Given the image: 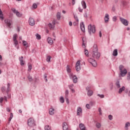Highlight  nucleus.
Segmentation results:
<instances>
[{"label":"nucleus","instance_id":"1","mask_svg":"<svg viewBox=\"0 0 130 130\" xmlns=\"http://www.w3.org/2000/svg\"><path fill=\"white\" fill-rule=\"evenodd\" d=\"M92 57L95 59H99V57H100V53L98 52V49L97 48L96 45L93 46Z\"/></svg>","mask_w":130,"mask_h":130},{"label":"nucleus","instance_id":"2","mask_svg":"<svg viewBox=\"0 0 130 130\" xmlns=\"http://www.w3.org/2000/svg\"><path fill=\"white\" fill-rule=\"evenodd\" d=\"M120 71V77H125V76L127 74V71L122 65H120L119 67Z\"/></svg>","mask_w":130,"mask_h":130},{"label":"nucleus","instance_id":"3","mask_svg":"<svg viewBox=\"0 0 130 130\" xmlns=\"http://www.w3.org/2000/svg\"><path fill=\"white\" fill-rule=\"evenodd\" d=\"M88 29L89 34H94V33L96 32L95 27L94 25L89 24L88 27Z\"/></svg>","mask_w":130,"mask_h":130},{"label":"nucleus","instance_id":"4","mask_svg":"<svg viewBox=\"0 0 130 130\" xmlns=\"http://www.w3.org/2000/svg\"><path fill=\"white\" fill-rule=\"evenodd\" d=\"M27 124L29 126L31 127H33V126H35L36 124L35 123V120L33 118H30L28 120Z\"/></svg>","mask_w":130,"mask_h":130},{"label":"nucleus","instance_id":"5","mask_svg":"<svg viewBox=\"0 0 130 130\" xmlns=\"http://www.w3.org/2000/svg\"><path fill=\"white\" fill-rule=\"evenodd\" d=\"M75 68L77 72H80L81 71V60H79L77 61Z\"/></svg>","mask_w":130,"mask_h":130},{"label":"nucleus","instance_id":"6","mask_svg":"<svg viewBox=\"0 0 130 130\" xmlns=\"http://www.w3.org/2000/svg\"><path fill=\"white\" fill-rule=\"evenodd\" d=\"M11 11L14 13V14H15L18 18H21V17H22V14L16 10V9L12 8Z\"/></svg>","mask_w":130,"mask_h":130},{"label":"nucleus","instance_id":"7","mask_svg":"<svg viewBox=\"0 0 130 130\" xmlns=\"http://www.w3.org/2000/svg\"><path fill=\"white\" fill-rule=\"evenodd\" d=\"M69 77L70 79H73V82L76 83L77 82H78V78H77V76L76 75H74L73 73H70L69 74Z\"/></svg>","mask_w":130,"mask_h":130},{"label":"nucleus","instance_id":"8","mask_svg":"<svg viewBox=\"0 0 130 130\" xmlns=\"http://www.w3.org/2000/svg\"><path fill=\"white\" fill-rule=\"evenodd\" d=\"M88 61L93 66V67H97V62L96 60H95V58L93 59L92 58H90L88 59Z\"/></svg>","mask_w":130,"mask_h":130},{"label":"nucleus","instance_id":"9","mask_svg":"<svg viewBox=\"0 0 130 130\" xmlns=\"http://www.w3.org/2000/svg\"><path fill=\"white\" fill-rule=\"evenodd\" d=\"M17 38H18V35H17L16 34L13 35V40L14 44V45H15V46H17V45L19 44V42L17 40Z\"/></svg>","mask_w":130,"mask_h":130},{"label":"nucleus","instance_id":"10","mask_svg":"<svg viewBox=\"0 0 130 130\" xmlns=\"http://www.w3.org/2000/svg\"><path fill=\"white\" fill-rule=\"evenodd\" d=\"M120 21L122 23V24L124 25V26H128V21H127V20L120 17Z\"/></svg>","mask_w":130,"mask_h":130},{"label":"nucleus","instance_id":"11","mask_svg":"<svg viewBox=\"0 0 130 130\" xmlns=\"http://www.w3.org/2000/svg\"><path fill=\"white\" fill-rule=\"evenodd\" d=\"M12 20L7 19L5 20V23L9 28H11V25H12Z\"/></svg>","mask_w":130,"mask_h":130},{"label":"nucleus","instance_id":"12","mask_svg":"<svg viewBox=\"0 0 130 130\" xmlns=\"http://www.w3.org/2000/svg\"><path fill=\"white\" fill-rule=\"evenodd\" d=\"M90 89H91V87L90 86H87L86 87V90L87 91H88L87 95L88 96H89V97H90V96L93 95V91L90 90Z\"/></svg>","mask_w":130,"mask_h":130},{"label":"nucleus","instance_id":"13","mask_svg":"<svg viewBox=\"0 0 130 130\" xmlns=\"http://www.w3.org/2000/svg\"><path fill=\"white\" fill-rule=\"evenodd\" d=\"M62 128L63 130H70V128H69V125L68 123L64 122L62 123Z\"/></svg>","mask_w":130,"mask_h":130},{"label":"nucleus","instance_id":"14","mask_svg":"<svg viewBox=\"0 0 130 130\" xmlns=\"http://www.w3.org/2000/svg\"><path fill=\"white\" fill-rule=\"evenodd\" d=\"M28 23L30 26H34L35 25V21L32 18H29Z\"/></svg>","mask_w":130,"mask_h":130},{"label":"nucleus","instance_id":"15","mask_svg":"<svg viewBox=\"0 0 130 130\" xmlns=\"http://www.w3.org/2000/svg\"><path fill=\"white\" fill-rule=\"evenodd\" d=\"M49 113L50 115H53V114L55 113V109H54L53 108H50Z\"/></svg>","mask_w":130,"mask_h":130},{"label":"nucleus","instance_id":"16","mask_svg":"<svg viewBox=\"0 0 130 130\" xmlns=\"http://www.w3.org/2000/svg\"><path fill=\"white\" fill-rule=\"evenodd\" d=\"M82 108L81 107H78L77 109V115L79 116L81 115V114H82Z\"/></svg>","mask_w":130,"mask_h":130},{"label":"nucleus","instance_id":"17","mask_svg":"<svg viewBox=\"0 0 130 130\" xmlns=\"http://www.w3.org/2000/svg\"><path fill=\"white\" fill-rule=\"evenodd\" d=\"M104 20L105 23H108L109 22V15L108 14H105Z\"/></svg>","mask_w":130,"mask_h":130},{"label":"nucleus","instance_id":"18","mask_svg":"<svg viewBox=\"0 0 130 130\" xmlns=\"http://www.w3.org/2000/svg\"><path fill=\"white\" fill-rule=\"evenodd\" d=\"M47 41L50 45H52L53 44V41L52 40V39L50 37H48L47 39Z\"/></svg>","mask_w":130,"mask_h":130},{"label":"nucleus","instance_id":"19","mask_svg":"<svg viewBox=\"0 0 130 130\" xmlns=\"http://www.w3.org/2000/svg\"><path fill=\"white\" fill-rule=\"evenodd\" d=\"M23 56L20 57L19 58V61H20V64L21 66H24L25 64V61L23 60Z\"/></svg>","mask_w":130,"mask_h":130},{"label":"nucleus","instance_id":"20","mask_svg":"<svg viewBox=\"0 0 130 130\" xmlns=\"http://www.w3.org/2000/svg\"><path fill=\"white\" fill-rule=\"evenodd\" d=\"M80 28L82 32H85V25H84V23L81 22L80 23Z\"/></svg>","mask_w":130,"mask_h":130},{"label":"nucleus","instance_id":"21","mask_svg":"<svg viewBox=\"0 0 130 130\" xmlns=\"http://www.w3.org/2000/svg\"><path fill=\"white\" fill-rule=\"evenodd\" d=\"M79 127L81 130H86V127L85 126V125L83 123H81L79 125Z\"/></svg>","mask_w":130,"mask_h":130},{"label":"nucleus","instance_id":"22","mask_svg":"<svg viewBox=\"0 0 130 130\" xmlns=\"http://www.w3.org/2000/svg\"><path fill=\"white\" fill-rule=\"evenodd\" d=\"M22 44L24 46L25 48H28V43L26 41H22Z\"/></svg>","mask_w":130,"mask_h":130},{"label":"nucleus","instance_id":"23","mask_svg":"<svg viewBox=\"0 0 130 130\" xmlns=\"http://www.w3.org/2000/svg\"><path fill=\"white\" fill-rule=\"evenodd\" d=\"M125 90V87L124 86H123L122 87L120 88L119 89V91H118L119 94H121V93H122V91H124Z\"/></svg>","mask_w":130,"mask_h":130},{"label":"nucleus","instance_id":"24","mask_svg":"<svg viewBox=\"0 0 130 130\" xmlns=\"http://www.w3.org/2000/svg\"><path fill=\"white\" fill-rule=\"evenodd\" d=\"M48 26L49 28L50 29V30H53V29H54L55 26L51 23H49Z\"/></svg>","mask_w":130,"mask_h":130},{"label":"nucleus","instance_id":"25","mask_svg":"<svg viewBox=\"0 0 130 130\" xmlns=\"http://www.w3.org/2000/svg\"><path fill=\"white\" fill-rule=\"evenodd\" d=\"M81 5H82L83 9H86L87 5H86V2H85V1H82Z\"/></svg>","mask_w":130,"mask_h":130},{"label":"nucleus","instance_id":"26","mask_svg":"<svg viewBox=\"0 0 130 130\" xmlns=\"http://www.w3.org/2000/svg\"><path fill=\"white\" fill-rule=\"evenodd\" d=\"M130 126V123L128 122H127L125 124V129L128 130V127Z\"/></svg>","mask_w":130,"mask_h":130},{"label":"nucleus","instance_id":"27","mask_svg":"<svg viewBox=\"0 0 130 130\" xmlns=\"http://www.w3.org/2000/svg\"><path fill=\"white\" fill-rule=\"evenodd\" d=\"M67 73H71V72H72V68H71V67L69 65L67 67Z\"/></svg>","mask_w":130,"mask_h":130},{"label":"nucleus","instance_id":"28","mask_svg":"<svg viewBox=\"0 0 130 130\" xmlns=\"http://www.w3.org/2000/svg\"><path fill=\"white\" fill-rule=\"evenodd\" d=\"M117 54H118L117 49L114 50L113 52V55L114 56H117Z\"/></svg>","mask_w":130,"mask_h":130},{"label":"nucleus","instance_id":"29","mask_svg":"<svg viewBox=\"0 0 130 130\" xmlns=\"http://www.w3.org/2000/svg\"><path fill=\"white\" fill-rule=\"evenodd\" d=\"M28 71L30 72L32 70V64L28 63Z\"/></svg>","mask_w":130,"mask_h":130},{"label":"nucleus","instance_id":"30","mask_svg":"<svg viewBox=\"0 0 130 130\" xmlns=\"http://www.w3.org/2000/svg\"><path fill=\"white\" fill-rule=\"evenodd\" d=\"M36 39H38V40H40L41 39V36L38 34H36Z\"/></svg>","mask_w":130,"mask_h":130},{"label":"nucleus","instance_id":"31","mask_svg":"<svg viewBox=\"0 0 130 130\" xmlns=\"http://www.w3.org/2000/svg\"><path fill=\"white\" fill-rule=\"evenodd\" d=\"M56 17H57V20H60V12H58L56 14Z\"/></svg>","mask_w":130,"mask_h":130},{"label":"nucleus","instance_id":"32","mask_svg":"<svg viewBox=\"0 0 130 130\" xmlns=\"http://www.w3.org/2000/svg\"><path fill=\"white\" fill-rule=\"evenodd\" d=\"M84 54H85L86 56H89V52L86 49H84Z\"/></svg>","mask_w":130,"mask_h":130},{"label":"nucleus","instance_id":"33","mask_svg":"<svg viewBox=\"0 0 130 130\" xmlns=\"http://www.w3.org/2000/svg\"><path fill=\"white\" fill-rule=\"evenodd\" d=\"M27 78L28 81H29V82H32V81H33V78H32V77L30 75H28L27 76Z\"/></svg>","mask_w":130,"mask_h":130},{"label":"nucleus","instance_id":"34","mask_svg":"<svg viewBox=\"0 0 130 130\" xmlns=\"http://www.w3.org/2000/svg\"><path fill=\"white\" fill-rule=\"evenodd\" d=\"M96 127H97V128H100V127H101V124L99 122L96 123Z\"/></svg>","mask_w":130,"mask_h":130},{"label":"nucleus","instance_id":"35","mask_svg":"<svg viewBox=\"0 0 130 130\" xmlns=\"http://www.w3.org/2000/svg\"><path fill=\"white\" fill-rule=\"evenodd\" d=\"M60 102L61 103H64V99H63V97L61 96L60 98Z\"/></svg>","mask_w":130,"mask_h":130},{"label":"nucleus","instance_id":"36","mask_svg":"<svg viewBox=\"0 0 130 130\" xmlns=\"http://www.w3.org/2000/svg\"><path fill=\"white\" fill-rule=\"evenodd\" d=\"M45 130H51V128L49 125H46L45 126Z\"/></svg>","mask_w":130,"mask_h":130},{"label":"nucleus","instance_id":"37","mask_svg":"<svg viewBox=\"0 0 130 130\" xmlns=\"http://www.w3.org/2000/svg\"><path fill=\"white\" fill-rule=\"evenodd\" d=\"M127 80L130 81V72H128L127 74Z\"/></svg>","mask_w":130,"mask_h":130},{"label":"nucleus","instance_id":"38","mask_svg":"<svg viewBox=\"0 0 130 130\" xmlns=\"http://www.w3.org/2000/svg\"><path fill=\"white\" fill-rule=\"evenodd\" d=\"M6 92L7 93H8V92H10V83H8L7 84V89Z\"/></svg>","mask_w":130,"mask_h":130},{"label":"nucleus","instance_id":"39","mask_svg":"<svg viewBox=\"0 0 130 130\" xmlns=\"http://www.w3.org/2000/svg\"><path fill=\"white\" fill-rule=\"evenodd\" d=\"M0 19L1 21H4V14L3 13L0 14Z\"/></svg>","mask_w":130,"mask_h":130},{"label":"nucleus","instance_id":"40","mask_svg":"<svg viewBox=\"0 0 130 130\" xmlns=\"http://www.w3.org/2000/svg\"><path fill=\"white\" fill-rule=\"evenodd\" d=\"M82 40H83L82 46L83 47H86V42L84 41V38L82 39Z\"/></svg>","mask_w":130,"mask_h":130},{"label":"nucleus","instance_id":"41","mask_svg":"<svg viewBox=\"0 0 130 130\" xmlns=\"http://www.w3.org/2000/svg\"><path fill=\"white\" fill-rule=\"evenodd\" d=\"M51 59V56H47V61H48V62H49V61H50V59Z\"/></svg>","mask_w":130,"mask_h":130},{"label":"nucleus","instance_id":"42","mask_svg":"<svg viewBox=\"0 0 130 130\" xmlns=\"http://www.w3.org/2000/svg\"><path fill=\"white\" fill-rule=\"evenodd\" d=\"M65 98H68V96H69V90H66V92H65Z\"/></svg>","mask_w":130,"mask_h":130},{"label":"nucleus","instance_id":"43","mask_svg":"<svg viewBox=\"0 0 130 130\" xmlns=\"http://www.w3.org/2000/svg\"><path fill=\"white\" fill-rule=\"evenodd\" d=\"M116 85L117 88H120V84H119V82H116Z\"/></svg>","mask_w":130,"mask_h":130},{"label":"nucleus","instance_id":"44","mask_svg":"<svg viewBox=\"0 0 130 130\" xmlns=\"http://www.w3.org/2000/svg\"><path fill=\"white\" fill-rule=\"evenodd\" d=\"M86 108H87V109H91V106L89 104H86Z\"/></svg>","mask_w":130,"mask_h":130},{"label":"nucleus","instance_id":"45","mask_svg":"<svg viewBox=\"0 0 130 130\" xmlns=\"http://www.w3.org/2000/svg\"><path fill=\"white\" fill-rule=\"evenodd\" d=\"M89 105L91 106H93V105H95V102H89Z\"/></svg>","mask_w":130,"mask_h":130},{"label":"nucleus","instance_id":"46","mask_svg":"<svg viewBox=\"0 0 130 130\" xmlns=\"http://www.w3.org/2000/svg\"><path fill=\"white\" fill-rule=\"evenodd\" d=\"M32 8H34V9H37V4H34L33 5H32Z\"/></svg>","mask_w":130,"mask_h":130},{"label":"nucleus","instance_id":"47","mask_svg":"<svg viewBox=\"0 0 130 130\" xmlns=\"http://www.w3.org/2000/svg\"><path fill=\"white\" fill-rule=\"evenodd\" d=\"M116 20H117V17H116V16H114L113 17V21L114 22H116Z\"/></svg>","mask_w":130,"mask_h":130},{"label":"nucleus","instance_id":"48","mask_svg":"<svg viewBox=\"0 0 130 130\" xmlns=\"http://www.w3.org/2000/svg\"><path fill=\"white\" fill-rule=\"evenodd\" d=\"M2 91L3 92H5L6 91V87H2L1 88Z\"/></svg>","mask_w":130,"mask_h":130},{"label":"nucleus","instance_id":"49","mask_svg":"<svg viewBox=\"0 0 130 130\" xmlns=\"http://www.w3.org/2000/svg\"><path fill=\"white\" fill-rule=\"evenodd\" d=\"M12 118H13V113H11L10 114V117L9 118V121H11V120H12Z\"/></svg>","mask_w":130,"mask_h":130},{"label":"nucleus","instance_id":"50","mask_svg":"<svg viewBox=\"0 0 130 130\" xmlns=\"http://www.w3.org/2000/svg\"><path fill=\"white\" fill-rule=\"evenodd\" d=\"M98 96H99V97H100L101 98H104V95L103 94H98Z\"/></svg>","mask_w":130,"mask_h":130},{"label":"nucleus","instance_id":"51","mask_svg":"<svg viewBox=\"0 0 130 130\" xmlns=\"http://www.w3.org/2000/svg\"><path fill=\"white\" fill-rule=\"evenodd\" d=\"M99 111L100 112V115H102V113L101 112V111H102V110H101V108H99Z\"/></svg>","mask_w":130,"mask_h":130},{"label":"nucleus","instance_id":"52","mask_svg":"<svg viewBox=\"0 0 130 130\" xmlns=\"http://www.w3.org/2000/svg\"><path fill=\"white\" fill-rule=\"evenodd\" d=\"M55 23H56V21H55V20H53L52 24L55 26Z\"/></svg>","mask_w":130,"mask_h":130},{"label":"nucleus","instance_id":"53","mask_svg":"<svg viewBox=\"0 0 130 130\" xmlns=\"http://www.w3.org/2000/svg\"><path fill=\"white\" fill-rule=\"evenodd\" d=\"M78 10L80 13H82V12H83V9H81L80 7H79Z\"/></svg>","mask_w":130,"mask_h":130},{"label":"nucleus","instance_id":"54","mask_svg":"<svg viewBox=\"0 0 130 130\" xmlns=\"http://www.w3.org/2000/svg\"><path fill=\"white\" fill-rule=\"evenodd\" d=\"M4 98H0V103H3V102L4 101Z\"/></svg>","mask_w":130,"mask_h":130},{"label":"nucleus","instance_id":"55","mask_svg":"<svg viewBox=\"0 0 130 130\" xmlns=\"http://www.w3.org/2000/svg\"><path fill=\"white\" fill-rule=\"evenodd\" d=\"M44 78H45V81H46V82H47V79H46V78H47V76H46V74H45V75H44Z\"/></svg>","mask_w":130,"mask_h":130},{"label":"nucleus","instance_id":"56","mask_svg":"<svg viewBox=\"0 0 130 130\" xmlns=\"http://www.w3.org/2000/svg\"><path fill=\"white\" fill-rule=\"evenodd\" d=\"M69 87L70 89H72V88L74 87V84H71Z\"/></svg>","mask_w":130,"mask_h":130},{"label":"nucleus","instance_id":"57","mask_svg":"<svg viewBox=\"0 0 130 130\" xmlns=\"http://www.w3.org/2000/svg\"><path fill=\"white\" fill-rule=\"evenodd\" d=\"M74 18L77 22H79V19H78L77 16H74Z\"/></svg>","mask_w":130,"mask_h":130},{"label":"nucleus","instance_id":"58","mask_svg":"<svg viewBox=\"0 0 130 130\" xmlns=\"http://www.w3.org/2000/svg\"><path fill=\"white\" fill-rule=\"evenodd\" d=\"M109 119H110V120H112V116L110 115L109 116Z\"/></svg>","mask_w":130,"mask_h":130},{"label":"nucleus","instance_id":"59","mask_svg":"<svg viewBox=\"0 0 130 130\" xmlns=\"http://www.w3.org/2000/svg\"><path fill=\"white\" fill-rule=\"evenodd\" d=\"M66 99V102L67 103H68V104H69V103H70V102H69V99H68V98H65Z\"/></svg>","mask_w":130,"mask_h":130},{"label":"nucleus","instance_id":"60","mask_svg":"<svg viewBox=\"0 0 130 130\" xmlns=\"http://www.w3.org/2000/svg\"><path fill=\"white\" fill-rule=\"evenodd\" d=\"M99 35H100V37H102V34L101 33V31H100Z\"/></svg>","mask_w":130,"mask_h":130},{"label":"nucleus","instance_id":"61","mask_svg":"<svg viewBox=\"0 0 130 130\" xmlns=\"http://www.w3.org/2000/svg\"><path fill=\"white\" fill-rule=\"evenodd\" d=\"M7 111H8V112H10V111H11V110H10V109L9 108H7Z\"/></svg>","mask_w":130,"mask_h":130},{"label":"nucleus","instance_id":"62","mask_svg":"<svg viewBox=\"0 0 130 130\" xmlns=\"http://www.w3.org/2000/svg\"><path fill=\"white\" fill-rule=\"evenodd\" d=\"M75 0H72V5L74 6V5H75Z\"/></svg>","mask_w":130,"mask_h":130},{"label":"nucleus","instance_id":"63","mask_svg":"<svg viewBox=\"0 0 130 130\" xmlns=\"http://www.w3.org/2000/svg\"><path fill=\"white\" fill-rule=\"evenodd\" d=\"M69 25H70V26H72L73 23H72L71 21H70V22H69Z\"/></svg>","mask_w":130,"mask_h":130},{"label":"nucleus","instance_id":"64","mask_svg":"<svg viewBox=\"0 0 130 130\" xmlns=\"http://www.w3.org/2000/svg\"><path fill=\"white\" fill-rule=\"evenodd\" d=\"M4 100H5V101H7V98L6 96H4Z\"/></svg>","mask_w":130,"mask_h":130}]
</instances>
